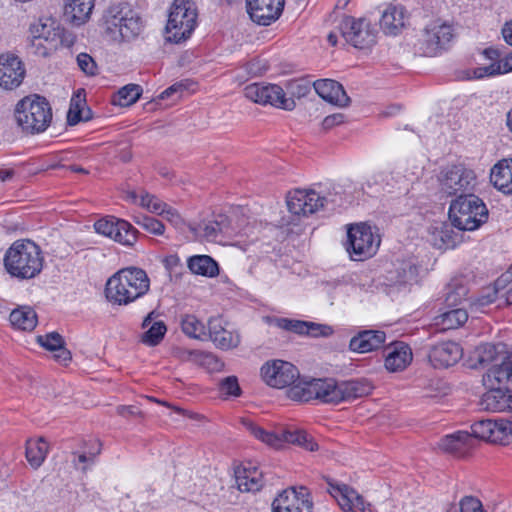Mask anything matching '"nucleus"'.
<instances>
[{"mask_svg":"<svg viewBox=\"0 0 512 512\" xmlns=\"http://www.w3.org/2000/svg\"><path fill=\"white\" fill-rule=\"evenodd\" d=\"M291 97H287L283 88L276 84L252 83L245 87L244 95L247 99L262 105H271L276 108L291 111L296 104L294 97L302 98L311 91V83L306 79H295L286 86Z\"/></svg>","mask_w":512,"mask_h":512,"instance_id":"1","label":"nucleus"},{"mask_svg":"<svg viewBox=\"0 0 512 512\" xmlns=\"http://www.w3.org/2000/svg\"><path fill=\"white\" fill-rule=\"evenodd\" d=\"M150 289V279L145 270L126 267L113 274L106 283L107 299L118 305H128L143 297Z\"/></svg>","mask_w":512,"mask_h":512,"instance_id":"2","label":"nucleus"},{"mask_svg":"<svg viewBox=\"0 0 512 512\" xmlns=\"http://www.w3.org/2000/svg\"><path fill=\"white\" fill-rule=\"evenodd\" d=\"M43 256L38 245L30 240H17L6 251L4 266L19 279H32L43 268Z\"/></svg>","mask_w":512,"mask_h":512,"instance_id":"3","label":"nucleus"},{"mask_svg":"<svg viewBox=\"0 0 512 512\" xmlns=\"http://www.w3.org/2000/svg\"><path fill=\"white\" fill-rule=\"evenodd\" d=\"M105 32L116 42L131 41L144 29L141 16L126 3L111 5L105 15Z\"/></svg>","mask_w":512,"mask_h":512,"instance_id":"4","label":"nucleus"},{"mask_svg":"<svg viewBox=\"0 0 512 512\" xmlns=\"http://www.w3.org/2000/svg\"><path fill=\"white\" fill-rule=\"evenodd\" d=\"M14 116L23 132L38 134L44 132L50 125L52 110L44 97L33 95L17 103Z\"/></svg>","mask_w":512,"mask_h":512,"instance_id":"5","label":"nucleus"},{"mask_svg":"<svg viewBox=\"0 0 512 512\" xmlns=\"http://www.w3.org/2000/svg\"><path fill=\"white\" fill-rule=\"evenodd\" d=\"M488 215L485 203L474 193L457 197L449 207L451 224L462 231L478 229L487 222Z\"/></svg>","mask_w":512,"mask_h":512,"instance_id":"6","label":"nucleus"},{"mask_svg":"<svg viewBox=\"0 0 512 512\" xmlns=\"http://www.w3.org/2000/svg\"><path fill=\"white\" fill-rule=\"evenodd\" d=\"M29 49L32 54L47 57L64 44L65 30L54 18L43 17L29 27Z\"/></svg>","mask_w":512,"mask_h":512,"instance_id":"7","label":"nucleus"},{"mask_svg":"<svg viewBox=\"0 0 512 512\" xmlns=\"http://www.w3.org/2000/svg\"><path fill=\"white\" fill-rule=\"evenodd\" d=\"M241 423L255 438L274 448H280L283 443H291L311 452L318 450V444L314 438L302 429L288 428L274 433L257 426L250 419H242Z\"/></svg>","mask_w":512,"mask_h":512,"instance_id":"8","label":"nucleus"},{"mask_svg":"<svg viewBox=\"0 0 512 512\" xmlns=\"http://www.w3.org/2000/svg\"><path fill=\"white\" fill-rule=\"evenodd\" d=\"M288 397L294 401L309 402L319 400L326 404L341 402L339 382L333 378L312 379L300 382L288 390Z\"/></svg>","mask_w":512,"mask_h":512,"instance_id":"9","label":"nucleus"},{"mask_svg":"<svg viewBox=\"0 0 512 512\" xmlns=\"http://www.w3.org/2000/svg\"><path fill=\"white\" fill-rule=\"evenodd\" d=\"M197 7L191 0H174L166 25L168 39L179 43L190 37L197 23Z\"/></svg>","mask_w":512,"mask_h":512,"instance_id":"10","label":"nucleus"},{"mask_svg":"<svg viewBox=\"0 0 512 512\" xmlns=\"http://www.w3.org/2000/svg\"><path fill=\"white\" fill-rule=\"evenodd\" d=\"M380 236L366 223L350 224L347 229L346 250L354 261L374 256L380 246Z\"/></svg>","mask_w":512,"mask_h":512,"instance_id":"11","label":"nucleus"},{"mask_svg":"<svg viewBox=\"0 0 512 512\" xmlns=\"http://www.w3.org/2000/svg\"><path fill=\"white\" fill-rule=\"evenodd\" d=\"M477 183L475 171L463 164L447 167L439 175L440 190L447 196L473 194Z\"/></svg>","mask_w":512,"mask_h":512,"instance_id":"12","label":"nucleus"},{"mask_svg":"<svg viewBox=\"0 0 512 512\" xmlns=\"http://www.w3.org/2000/svg\"><path fill=\"white\" fill-rule=\"evenodd\" d=\"M337 28L345 41L355 48L368 49L376 43V30L366 18L345 16Z\"/></svg>","mask_w":512,"mask_h":512,"instance_id":"13","label":"nucleus"},{"mask_svg":"<svg viewBox=\"0 0 512 512\" xmlns=\"http://www.w3.org/2000/svg\"><path fill=\"white\" fill-rule=\"evenodd\" d=\"M453 36L450 24L440 19L434 20L425 27L418 43V50L423 56H437L447 48Z\"/></svg>","mask_w":512,"mask_h":512,"instance_id":"14","label":"nucleus"},{"mask_svg":"<svg viewBox=\"0 0 512 512\" xmlns=\"http://www.w3.org/2000/svg\"><path fill=\"white\" fill-rule=\"evenodd\" d=\"M473 438L506 445L512 441V422L505 419H484L471 426Z\"/></svg>","mask_w":512,"mask_h":512,"instance_id":"15","label":"nucleus"},{"mask_svg":"<svg viewBox=\"0 0 512 512\" xmlns=\"http://www.w3.org/2000/svg\"><path fill=\"white\" fill-rule=\"evenodd\" d=\"M94 228L98 234L109 237L125 246H132L137 240V229L129 222L115 217L99 219L95 222Z\"/></svg>","mask_w":512,"mask_h":512,"instance_id":"16","label":"nucleus"},{"mask_svg":"<svg viewBox=\"0 0 512 512\" xmlns=\"http://www.w3.org/2000/svg\"><path fill=\"white\" fill-rule=\"evenodd\" d=\"M261 376L269 386L281 389L294 386L299 377V371L290 362L274 360L262 366Z\"/></svg>","mask_w":512,"mask_h":512,"instance_id":"17","label":"nucleus"},{"mask_svg":"<svg viewBox=\"0 0 512 512\" xmlns=\"http://www.w3.org/2000/svg\"><path fill=\"white\" fill-rule=\"evenodd\" d=\"M313 503L306 488H289L278 495L272 503V512H312Z\"/></svg>","mask_w":512,"mask_h":512,"instance_id":"18","label":"nucleus"},{"mask_svg":"<svg viewBox=\"0 0 512 512\" xmlns=\"http://www.w3.org/2000/svg\"><path fill=\"white\" fill-rule=\"evenodd\" d=\"M324 201H328L327 197L315 190L297 189L288 194L287 207L292 214L306 216L324 208Z\"/></svg>","mask_w":512,"mask_h":512,"instance_id":"19","label":"nucleus"},{"mask_svg":"<svg viewBox=\"0 0 512 512\" xmlns=\"http://www.w3.org/2000/svg\"><path fill=\"white\" fill-rule=\"evenodd\" d=\"M483 384L487 392L482 397V405L493 412H501L512 408L510 385L505 382H488L487 372L483 375Z\"/></svg>","mask_w":512,"mask_h":512,"instance_id":"20","label":"nucleus"},{"mask_svg":"<svg viewBox=\"0 0 512 512\" xmlns=\"http://www.w3.org/2000/svg\"><path fill=\"white\" fill-rule=\"evenodd\" d=\"M247 12L253 22L269 26L282 15L285 0H247Z\"/></svg>","mask_w":512,"mask_h":512,"instance_id":"21","label":"nucleus"},{"mask_svg":"<svg viewBox=\"0 0 512 512\" xmlns=\"http://www.w3.org/2000/svg\"><path fill=\"white\" fill-rule=\"evenodd\" d=\"M328 492L338 502L344 512H362L366 509L363 497L352 487L344 483L328 480Z\"/></svg>","mask_w":512,"mask_h":512,"instance_id":"22","label":"nucleus"},{"mask_svg":"<svg viewBox=\"0 0 512 512\" xmlns=\"http://www.w3.org/2000/svg\"><path fill=\"white\" fill-rule=\"evenodd\" d=\"M24 75V66L17 56L10 53L0 55V87L12 90L22 83Z\"/></svg>","mask_w":512,"mask_h":512,"instance_id":"23","label":"nucleus"},{"mask_svg":"<svg viewBox=\"0 0 512 512\" xmlns=\"http://www.w3.org/2000/svg\"><path fill=\"white\" fill-rule=\"evenodd\" d=\"M385 368L389 372H401L405 370L413 360L412 349L402 341H395L385 347Z\"/></svg>","mask_w":512,"mask_h":512,"instance_id":"24","label":"nucleus"},{"mask_svg":"<svg viewBox=\"0 0 512 512\" xmlns=\"http://www.w3.org/2000/svg\"><path fill=\"white\" fill-rule=\"evenodd\" d=\"M460 345L453 341H445L431 347L428 358L434 368H448L462 358Z\"/></svg>","mask_w":512,"mask_h":512,"instance_id":"25","label":"nucleus"},{"mask_svg":"<svg viewBox=\"0 0 512 512\" xmlns=\"http://www.w3.org/2000/svg\"><path fill=\"white\" fill-rule=\"evenodd\" d=\"M207 339L221 350L237 348L241 343V336L237 331H229L222 325L220 318H210L207 324Z\"/></svg>","mask_w":512,"mask_h":512,"instance_id":"26","label":"nucleus"},{"mask_svg":"<svg viewBox=\"0 0 512 512\" xmlns=\"http://www.w3.org/2000/svg\"><path fill=\"white\" fill-rule=\"evenodd\" d=\"M315 92L325 101L337 105L347 106L350 99L343 86L331 79H320L313 83Z\"/></svg>","mask_w":512,"mask_h":512,"instance_id":"27","label":"nucleus"},{"mask_svg":"<svg viewBox=\"0 0 512 512\" xmlns=\"http://www.w3.org/2000/svg\"><path fill=\"white\" fill-rule=\"evenodd\" d=\"M235 482L242 492H256L263 486V473L252 463H247L235 470Z\"/></svg>","mask_w":512,"mask_h":512,"instance_id":"28","label":"nucleus"},{"mask_svg":"<svg viewBox=\"0 0 512 512\" xmlns=\"http://www.w3.org/2000/svg\"><path fill=\"white\" fill-rule=\"evenodd\" d=\"M386 340V334L380 330H364L354 336L349 343L353 352L368 353L380 348Z\"/></svg>","mask_w":512,"mask_h":512,"instance_id":"29","label":"nucleus"},{"mask_svg":"<svg viewBox=\"0 0 512 512\" xmlns=\"http://www.w3.org/2000/svg\"><path fill=\"white\" fill-rule=\"evenodd\" d=\"M194 235L208 242H220L223 235L227 233L228 225L225 219L220 216V219L203 221L190 228Z\"/></svg>","mask_w":512,"mask_h":512,"instance_id":"30","label":"nucleus"},{"mask_svg":"<svg viewBox=\"0 0 512 512\" xmlns=\"http://www.w3.org/2000/svg\"><path fill=\"white\" fill-rule=\"evenodd\" d=\"M493 186L505 193L512 194V159H502L490 171Z\"/></svg>","mask_w":512,"mask_h":512,"instance_id":"31","label":"nucleus"},{"mask_svg":"<svg viewBox=\"0 0 512 512\" xmlns=\"http://www.w3.org/2000/svg\"><path fill=\"white\" fill-rule=\"evenodd\" d=\"M405 19V8L400 5H391L383 12L380 26L385 34L397 35L404 27Z\"/></svg>","mask_w":512,"mask_h":512,"instance_id":"32","label":"nucleus"},{"mask_svg":"<svg viewBox=\"0 0 512 512\" xmlns=\"http://www.w3.org/2000/svg\"><path fill=\"white\" fill-rule=\"evenodd\" d=\"M472 436L466 431H457L446 435L439 442V447L448 453L462 455L472 447Z\"/></svg>","mask_w":512,"mask_h":512,"instance_id":"33","label":"nucleus"},{"mask_svg":"<svg viewBox=\"0 0 512 512\" xmlns=\"http://www.w3.org/2000/svg\"><path fill=\"white\" fill-rule=\"evenodd\" d=\"M94 8V0H70L65 5V15L76 26L89 20Z\"/></svg>","mask_w":512,"mask_h":512,"instance_id":"34","label":"nucleus"},{"mask_svg":"<svg viewBox=\"0 0 512 512\" xmlns=\"http://www.w3.org/2000/svg\"><path fill=\"white\" fill-rule=\"evenodd\" d=\"M512 71V52L501 58L498 62L477 67L468 71V79H481L486 76H495Z\"/></svg>","mask_w":512,"mask_h":512,"instance_id":"35","label":"nucleus"},{"mask_svg":"<svg viewBox=\"0 0 512 512\" xmlns=\"http://www.w3.org/2000/svg\"><path fill=\"white\" fill-rule=\"evenodd\" d=\"M372 389V385L365 379L339 382L341 402L366 396Z\"/></svg>","mask_w":512,"mask_h":512,"instance_id":"36","label":"nucleus"},{"mask_svg":"<svg viewBox=\"0 0 512 512\" xmlns=\"http://www.w3.org/2000/svg\"><path fill=\"white\" fill-rule=\"evenodd\" d=\"M13 327L23 331H32L37 325V314L29 306H21L14 309L9 316Z\"/></svg>","mask_w":512,"mask_h":512,"instance_id":"37","label":"nucleus"},{"mask_svg":"<svg viewBox=\"0 0 512 512\" xmlns=\"http://www.w3.org/2000/svg\"><path fill=\"white\" fill-rule=\"evenodd\" d=\"M450 308L434 318L435 325L441 330L456 329L468 320V313L464 308Z\"/></svg>","mask_w":512,"mask_h":512,"instance_id":"38","label":"nucleus"},{"mask_svg":"<svg viewBox=\"0 0 512 512\" xmlns=\"http://www.w3.org/2000/svg\"><path fill=\"white\" fill-rule=\"evenodd\" d=\"M153 314V312L149 313L142 323L143 328H148L142 336V342L149 346L158 345L167 331V327L163 321L152 322Z\"/></svg>","mask_w":512,"mask_h":512,"instance_id":"39","label":"nucleus"},{"mask_svg":"<svg viewBox=\"0 0 512 512\" xmlns=\"http://www.w3.org/2000/svg\"><path fill=\"white\" fill-rule=\"evenodd\" d=\"M48 450L49 446L44 438L30 439L26 443V459L33 468L37 469L44 462Z\"/></svg>","mask_w":512,"mask_h":512,"instance_id":"40","label":"nucleus"},{"mask_svg":"<svg viewBox=\"0 0 512 512\" xmlns=\"http://www.w3.org/2000/svg\"><path fill=\"white\" fill-rule=\"evenodd\" d=\"M101 453V443L98 440L90 441L88 447L79 452H73V465L83 472L95 463L96 457Z\"/></svg>","mask_w":512,"mask_h":512,"instance_id":"41","label":"nucleus"},{"mask_svg":"<svg viewBox=\"0 0 512 512\" xmlns=\"http://www.w3.org/2000/svg\"><path fill=\"white\" fill-rule=\"evenodd\" d=\"M187 265L192 273L208 277L216 276L219 271L217 262L208 255L192 256Z\"/></svg>","mask_w":512,"mask_h":512,"instance_id":"42","label":"nucleus"},{"mask_svg":"<svg viewBox=\"0 0 512 512\" xmlns=\"http://www.w3.org/2000/svg\"><path fill=\"white\" fill-rule=\"evenodd\" d=\"M487 381L490 383L505 382L512 386V351L509 352L500 364L493 365L487 370Z\"/></svg>","mask_w":512,"mask_h":512,"instance_id":"43","label":"nucleus"},{"mask_svg":"<svg viewBox=\"0 0 512 512\" xmlns=\"http://www.w3.org/2000/svg\"><path fill=\"white\" fill-rule=\"evenodd\" d=\"M180 325L182 332L192 339L206 340L208 332L205 324L193 314H183L180 316Z\"/></svg>","mask_w":512,"mask_h":512,"instance_id":"44","label":"nucleus"},{"mask_svg":"<svg viewBox=\"0 0 512 512\" xmlns=\"http://www.w3.org/2000/svg\"><path fill=\"white\" fill-rule=\"evenodd\" d=\"M142 88L136 84H128L118 90L113 97L112 103L122 107L134 104L140 97Z\"/></svg>","mask_w":512,"mask_h":512,"instance_id":"45","label":"nucleus"},{"mask_svg":"<svg viewBox=\"0 0 512 512\" xmlns=\"http://www.w3.org/2000/svg\"><path fill=\"white\" fill-rule=\"evenodd\" d=\"M395 273L396 275H391L389 280L395 283L405 284L416 278L417 268L413 263L403 261L396 267Z\"/></svg>","mask_w":512,"mask_h":512,"instance_id":"46","label":"nucleus"},{"mask_svg":"<svg viewBox=\"0 0 512 512\" xmlns=\"http://www.w3.org/2000/svg\"><path fill=\"white\" fill-rule=\"evenodd\" d=\"M468 289L462 284H451L446 293L445 302L448 307L460 305L463 301L467 300Z\"/></svg>","mask_w":512,"mask_h":512,"instance_id":"47","label":"nucleus"},{"mask_svg":"<svg viewBox=\"0 0 512 512\" xmlns=\"http://www.w3.org/2000/svg\"><path fill=\"white\" fill-rule=\"evenodd\" d=\"M139 205L149 212L161 215L165 211L168 204L160 200L155 195L149 194L148 192L142 191L140 194Z\"/></svg>","mask_w":512,"mask_h":512,"instance_id":"48","label":"nucleus"},{"mask_svg":"<svg viewBox=\"0 0 512 512\" xmlns=\"http://www.w3.org/2000/svg\"><path fill=\"white\" fill-rule=\"evenodd\" d=\"M84 106L85 104H82L80 100L72 99L67 114V121L69 125H76L80 121H88L90 119V111H85Z\"/></svg>","mask_w":512,"mask_h":512,"instance_id":"49","label":"nucleus"},{"mask_svg":"<svg viewBox=\"0 0 512 512\" xmlns=\"http://www.w3.org/2000/svg\"><path fill=\"white\" fill-rule=\"evenodd\" d=\"M135 223L145 231L154 235H163L165 232L164 224L156 218L140 215L134 218Z\"/></svg>","mask_w":512,"mask_h":512,"instance_id":"50","label":"nucleus"},{"mask_svg":"<svg viewBox=\"0 0 512 512\" xmlns=\"http://www.w3.org/2000/svg\"><path fill=\"white\" fill-rule=\"evenodd\" d=\"M333 333H334V329L330 325L305 321L302 335H307V336L317 338V337H329Z\"/></svg>","mask_w":512,"mask_h":512,"instance_id":"51","label":"nucleus"},{"mask_svg":"<svg viewBox=\"0 0 512 512\" xmlns=\"http://www.w3.org/2000/svg\"><path fill=\"white\" fill-rule=\"evenodd\" d=\"M433 235L435 237L434 244L438 246V248L447 249L454 247L455 241L452 239L449 227L447 225L442 224L440 227H436Z\"/></svg>","mask_w":512,"mask_h":512,"instance_id":"52","label":"nucleus"},{"mask_svg":"<svg viewBox=\"0 0 512 512\" xmlns=\"http://www.w3.org/2000/svg\"><path fill=\"white\" fill-rule=\"evenodd\" d=\"M273 324L282 330L294 332L298 335H301L303 334V327L305 325V321L289 318H275L273 320Z\"/></svg>","mask_w":512,"mask_h":512,"instance_id":"53","label":"nucleus"},{"mask_svg":"<svg viewBox=\"0 0 512 512\" xmlns=\"http://www.w3.org/2000/svg\"><path fill=\"white\" fill-rule=\"evenodd\" d=\"M38 343L47 350L54 351L64 345L62 336L56 332L38 336Z\"/></svg>","mask_w":512,"mask_h":512,"instance_id":"54","label":"nucleus"},{"mask_svg":"<svg viewBox=\"0 0 512 512\" xmlns=\"http://www.w3.org/2000/svg\"><path fill=\"white\" fill-rule=\"evenodd\" d=\"M220 391L231 397H238L241 395V388L236 376H228L220 382Z\"/></svg>","mask_w":512,"mask_h":512,"instance_id":"55","label":"nucleus"},{"mask_svg":"<svg viewBox=\"0 0 512 512\" xmlns=\"http://www.w3.org/2000/svg\"><path fill=\"white\" fill-rule=\"evenodd\" d=\"M512 280V265L510 266L509 270L502 274L496 281H495V290L493 292V295L492 296H488L487 299L485 298H482L481 299V304L482 305H485V304H489V303H492L494 302L495 300V297H496V294L504 289L507 285V283H509L510 281Z\"/></svg>","mask_w":512,"mask_h":512,"instance_id":"56","label":"nucleus"},{"mask_svg":"<svg viewBox=\"0 0 512 512\" xmlns=\"http://www.w3.org/2000/svg\"><path fill=\"white\" fill-rule=\"evenodd\" d=\"M496 355H497V350H496L495 345H493V344L486 343V344L479 346L477 349V357H478V362L480 364H485V363L493 361L495 359Z\"/></svg>","mask_w":512,"mask_h":512,"instance_id":"57","label":"nucleus"},{"mask_svg":"<svg viewBox=\"0 0 512 512\" xmlns=\"http://www.w3.org/2000/svg\"><path fill=\"white\" fill-rule=\"evenodd\" d=\"M77 63L79 68L88 75H95L97 72V65L94 59L87 53H80L77 56Z\"/></svg>","mask_w":512,"mask_h":512,"instance_id":"58","label":"nucleus"},{"mask_svg":"<svg viewBox=\"0 0 512 512\" xmlns=\"http://www.w3.org/2000/svg\"><path fill=\"white\" fill-rule=\"evenodd\" d=\"M459 505L460 512H484L481 501L473 496H465Z\"/></svg>","mask_w":512,"mask_h":512,"instance_id":"59","label":"nucleus"},{"mask_svg":"<svg viewBox=\"0 0 512 512\" xmlns=\"http://www.w3.org/2000/svg\"><path fill=\"white\" fill-rule=\"evenodd\" d=\"M168 222L173 226L179 228L183 224V219L176 209L171 206H167L163 214H161Z\"/></svg>","mask_w":512,"mask_h":512,"instance_id":"60","label":"nucleus"},{"mask_svg":"<svg viewBox=\"0 0 512 512\" xmlns=\"http://www.w3.org/2000/svg\"><path fill=\"white\" fill-rule=\"evenodd\" d=\"M344 122V115L341 113L332 114L324 118L323 127L325 129H331Z\"/></svg>","mask_w":512,"mask_h":512,"instance_id":"61","label":"nucleus"},{"mask_svg":"<svg viewBox=\"0 0 512 512\" xmlns=\"http://www.w3.org/2000/svg\"><path fill=\"white\" fill-rule=\"evenodd\" d=\"M324 196L327 197V199H328V201H324V207L331 205L332 208H334L336 206L340 207L343 205L342 197H341V194L339 191L335 190L333 193L328 192Z\"/></svg>","mask_w":512,"mask_h":512,"instance_id":"62","label":"nucleus"},{"mask_svg":"<svg viewBox=\"0 0 512 512\" xmlns=\"http://www.w3.org/2000/svg\"><path fill=\"white\" fill-rule=\"evenodd\" d=\"M186 88V85L182 82L175 83L172 86L168 87L165 91L161 93V98L165 99L173 95L174 93H182Z\"/></svg>","mask_w":512,"mask_h":512,"instance_id":"63","label":"nucleus"},{"mask_svg":"<svg viewBox=\"0 0 512 512\" xmlns=\"http://www.w3.org/2000/svg\"><path fill=\"white\" fill-rule=\"evenodd\" d=\"M502 35L506 43L512 46V21L507 22L502 28Z\"/></svg>","mask_w":512,"mask_h":512,"instance_id":"64","label":"nucleus"}]
</instances>
